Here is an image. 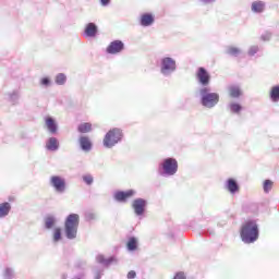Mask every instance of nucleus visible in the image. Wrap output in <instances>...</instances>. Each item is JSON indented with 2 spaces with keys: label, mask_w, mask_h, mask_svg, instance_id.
I'll use <instances>...</instances> for the list:
<instances>
[{
  "label": "nucleus",
  "mask_w": 279,
  "mask_h": 279,
  "mask_svg": "<svg viewBox=\"0 0 279 279\" xmlns=\"http://www.w3.org/2000/svg\"><path fill=\"white\" fill-rule=\"evenodd\" d=\"M270 99L271 101H279V85L277 86H274L271 89H270Z\"/></svg>",
  "instance_id": "obj_21"
},
{
  "label": "nucleus",
  "mask_w": 279,
  "mask_h": 279,
  "mask_svg": "<svg viewBox=\"0 0 279 279\" xmlns=\"http://www.w3.org/2000/svg\"><path fill=\"white\" fill-rule=\"evenodd\" d=\"M98 263H101L102 265H110V260L104 258V255H99L97 257Z\"/></svg>",
  "instance_id": "obj_29"
},
{
  "label": "nucleus",
  "mask_w": 279,
  "mask_h": 279,
  "mask_svg": "<svg viewBox=\"0 0 279 279\" xmlns=\"http://www.w3.org/2000/svg\"><path fill=\"white\" fill-rule=\"evenodd\" d=\"M134 278H136V271L130 270V271L128 272V279H134Z\"/></svg>",
  "instance_id": "obj_34"
},
{
  "label": "nucleus",
  "mask_w": 279,
  "mask_h": 279,
  "mask_svg": "<svg viewBox=\"0 0 279 279\" xmlns=\"http://www.w3.org/2000/svg\"><path fill=\"white\" fill-rule=\"evenodd\" d=\"M126 247L129 252L138 250V240L136 238H130L126 242Z\"/></svg>",
  "instance_id": "obj_19"
},
{
  "label": "nucleus",
  "mask_w": 279,
  "mask_h": 279,
  "mask_svg": "<svg viewBox=\"0 0 279 279\" xmlns=\"http://www.w3.org/2000/svg\"><path fill=\"white\" fill-rule=\"evenodd\" d=\"M77 131H78L81 134H88V132H92V131H93V124H92L90 122L81 123V124L77 126Z\"/></svg>",
  "instance_id": "obj_17"
},
{
  "label": "nucleus",
  "mask_w": 279,
  "mask_h": 279,
  "mask_svg": "<svg viewBox=\"0 0 279 279\" xmlns=\"http://www.w3.org/2000/svg\"><path fill=\"white\" fill-rule=\"evenodd\" d=\"M54 223H56V219H53V217H47V218L45 219V226H46V228H47L48 230L51 229V228H53Z\"/></svg>",
  "instance_id": "obj_26"
},
{
  "label": "nucleus",
  "mask_w": 279,
  "mask_h": 279,
  "mask_svg": "<svg viewBox=\"0 0 279 279\" xmlns=\"http://www.w3.org/2000/svg\"><path fill=\"white\" fill-rule=\"evenodd\" d=\"M101 5L106 7L110 3V0H100Z\"/></svg>",
  "instance_id": "obj_36"
},
{
  "label": "nucleus",
  "mask_w": 279,
  "mask_h": 279,
  "mask_svg": "<svg viewBox=\"0 0 279 279\" xmlns=\"http://www.w3.org/2000/svg\"><path fill=\"white\" fill-rule=\"evenodd\" d=\"M85 184H93V177L90 174H86L83 177Z\"/></svg>",
  "instance_id": "obj_30"
},
{
  "label": "nucleus",
  "mask_w": 279,
  "mask_h": 279,
  "mask_svg": "<svg viewBox=\"0 0 279 279\" xmlns=\"http://www.w3.org/2000/svg\"><path fill=\"white\" fill-rule=\"evenodd\" d=\"M46 147L50 151H56V149H58V140L56 137H50Z\"/></svg>",
  "instance_id": "obj_20"
},
{
  "label": "nucleus",
  "mask_w": 279,
  "mask_h": 279,
  "mask_svg": "<svg viewBox=\"0 0 279 279\" xmlns=\"http://www.w3.org/2000/svg\"><path fill=\"white\" fill-rule=\"evenodd\" d=\"M209 92L210 89H208V87L201 89L202 105L205 106V108H214V106L219 104V94Z\"/></svg>",
  "instance_id": "obj_3"
},
{
  "label": "nucleus",
  "mask_w": 279,
  "mask_h": 279,
  "mask_svg": "<svg viewBox=\"0 0 279 279\" xmlns=\"http://www.w3.org/2000/svg\"><path fill=\"white\" fill-rule=\"evenodd\" d=\"M253 12H263L265 10V3L262 1H256L252 3Z\"/></svg>",
  "instance_id": "obj_22"
},
{
  "label": "nucleus",
  "mask_w": 279,
  "mask_h": 279,
  "mask_svg": "<svg viewBox=\"0 0 279 279\" xmlns=\"http://www.w3.org/2000/svg\"><path fill=\"white\" fill-rule=\"evenodd\" d=\"M123 134L119 129H112L110 130L104 138V145L105 147H114L119 141H121Z\"/></svg>",
  "instance_id": "obj_4"
},
{
  "label": "nucleus",
  "mask_w": 279,
  "mask_h": 279,
  "mask_svg": "<svg viewBox=\"0 0 279 279\" xmlns=\"http://www.w3.org/2000/svg\"><path fill=\"white\" fill-rule=\"evenodd\" d=\"M50 184L57 193H64L66 191V181L62 177L53 175L50 178Z\"/></svg>",
  "instance_id": "obj_6"
},
{
  "label": "nucleus",
  "mask_w": 279,
  "mask_h": 279,
  "mask_svg": "<svg viewBox=\"0 0 279 279\" xmlns=\"http://www.w3.org/2000/svg\"><path fill=\"white\" fill-rule=\"evenodd\" d=\"M85 34L89 38H94V36H97V25H95V23L87 24V26L85 27Z\"/></svg>",
  "instance_id": "obj_15"
},
{
  "label": "nucleus",
  "mask_w": 279,
  "mask_h": 279,
  "mask_svg": "<svg viewBox=\"0 0 279 279\" xmlns=\"http://www.w3.org/2000/svg\"><path fill=\"white\" fill-rule=\"evenodd\" d=\"M227 190L229 191V193H232L233 195H234V193H238L239 184L236 183V181L234 179H228Z\"/></svg>",
  "instance_id": "obj_16"
},
{
  "label": "nucleus",
  "mask_w": 279,
  "mask_h": 279,
  "mask_svg": "<svg viewBox=\"0 0 279 279\" xmlns=\"http://www.w3.org/2000/svg\"><path fill=\"white\" fill-rule=\"evenodd\" d=\"M10 210H12V205H10V203H1L0 219H3V217H8L10 215Z\"/></svg>",
  "instance_id": "obj_14"
},
{
  "label": "nucleus",
  "mask_w": 279,
  "mask_h": 279,
  "mask_svg": "<svg viewBox=\"0 0 279 279\" xmlns=\"http://www.w3.org/2000/svg\"><path fill=\"white\" fill-rule=\"evenodd\" d=\"M166 71H175V61L169 57L163 58L161 62V73Z\"/></svg>",
  "instance_id": "obj_9"
},
{
  "label": "nucleus",
  "mask_w": 279,
  "mask_h": 279,
  "mask_svg": "<svg viewBox=\"0 0 279 279\" xmlns=\"http://www.w3.org/2000/svg\"><path fill=\"white\" fill-rule=\"evenodd\" d=\"M65 82H66V75H64L63 73H60L57 75L56 83L59 84V86H62L63 84H65Z\"/></svg>",
  "instance_id": "obj_24"
},
{
  "label": "nucleus",
  "mask_w": 279,
  "mask_h": 279,
  "mask_svg": "<svg viewBox=\"0 0 279 279\" xmlns=\"http://www.w3.org/2000/svg\"><path fill=\"white\" fill-rule=\"evenodd\" d=\"M123 41L121 40H114L111 41L110 45L107 47V53H121V51L124 49Z\"/></svg>",
  "instance_id": "obj_8"
},
{
  "label": "nucleus",
  "mask_w": 279,
  "mask_h": 279,
  "mask_svg": "<svg viewBox=\"0 0 279 279\" xmlns=\"http://www.w3.org/2000/svg\"><path fill=\"white\" fill-rule=\"evenodd\" d=\"M196 77L203 86H208V84H210V74L204 68H198Z\"/></svg>",
  "instance_id": "obj_7"
},
{
  "label": "nucleus",
  "mask_w": 279,
  "mask_h": 279,
  "mask_svg": "<svg viewBox=\"0 0 279 279\" xmlns=\"http://www.w3.org/2000/svg\"><path fill=\"white\" fill-rule=\"evenodd\" d=\"M240 236L244 243L258 241V223H256V220H246L241 227Z\"/></svg>",
  "instance_id": "obj_1"
},
{
  "label": "nucleus",
  "mask_w": 279,
  "mask_h": 279,
  "mask_svg": "<svg viewBox=\"0 0 279 279\" xmlns=\"http://www.w3.org/2000/svg\"><path fill=\"white\" fill-rule=\"evenodd\" d=\"M162 169L167 175H175V173H178V160L173 158L165 159Z\"/></svg>",
  "instance_id": "obj_5"
},
{
  "label": "nucleus",
  "mask_w": 279,
  "mask_h": 279,
  "mask_svg": "<svg viewBox=\"0 0 279 279\" xmlns=\"http://www.w3.org/2000/svg\"><path fill=\"white\" fill-rule=\"evenodd\" d=\"M80 227V215L71 214L66 217L64 228L68 239L77 236V228Z\"/></svg>",
  "instance_id": "obj_2"
},
{
  "label": "nucleus",
  "mask_w": 279,
  "mask_h": 279,
  "mask_svg": "<svg viewBox=\"0 0 279 279\" xmlns=\"http://www.w3.org/2000/svg\"><path fill=\"white\" fill-rule=\"evenodd\" d=\"M40 84H41L43 86H49L50 81H49L48 77H44V78H41Z\"/></svg>",
  "instance_id": "obj_33"
},
{
  "label": "nucleus",
  "mask_w": 279,
  "mask_h": 279,
  "mask_svg": "<svg viewBox=\"0 0 279 279\" xmlns=\"http://www.w3.org/2000/svg\"><path fill=\"white\" fill-rule=\"evenodd\" d=\"M229 93L231 97L239 98V96L241 95V88L239 86H232L230 87Z\"/></svg>",
  "instance_id": "obj_23"
},
{
  "label": "nucleus",
  "mask_w": 279,
  "mask_h": 279,
  "mask_svg": "<svg viewBox=\"0 0 279 279\" xmlns=\"http://www.w3.org/2000/svg\"><path fill=\"white\" fill-rule=\"evenodd\" d=\"M272 186H274V182L271 180H266L264 182V191H265V193H269L270 190L272 189Z\"/></svg>",
  "instance_id": "obj_27"
},
{
  "label": "nucleus",
  "mask_w": 279,
  "mask_h": 279,
  "mask_svg": "<svg viewBox=\"0 0 279 279\" xmlns=\"http://www.w3.org/2000/svg\"><path fill=\"white\" fill-rule=\"evenodd\" d=\"M230 108L233 112H241V105L239 104H232Z\"/></svg>",
  "instance_id": "obj_31"
},
{
  "label": "nucleus",
  "mask_w": 279,
  "mask_h": 279,
  "mask_svg": "<svg viewBox=\"0 0 279 279\" xmlns=\"http://www.w3.org/2000/svg\"><path fill=\"white\" fill-rule=\"evenodd\" d=\"M145 206L147 203L143 198H137L133 202V208L135 210V215H143L145 213Z\"/></svg>",
  "instance_id": "obj_10"
},
{
  "label": "nucleus",
  "mask_w": 279,
  "mask_h": 279,
  "mask_svg": "<svg viewBox=\"0 0 279 279\" xmlns=\"http://www.w3.org/2000/svg\"><path fill=\"white\" fill-rule=\"evenodd\" d=\"M154 14L151 13H144L141 16L140 23L143 27H149L154 23Z\"/></svg>",
  "instance_id": "obj_12"
},
{
  "label": "nucleus",
  "mask_w": 279,
  "mask_h": 279,
  "mask_svg": "<svg viewBox=\"0 0 279 279\" xmlns=\"http://www.w3.org/2000/svg\"><path fill=\"white\" fill-rule=\"evenodd\" d=\"M173 279H186V275L184 272L180 271L177 272Z\"/></svg>",
  "instance_id": "obj_32"
},
{
  "label": "nucleus",
  "mask_w": 279,
  "mask_h": 279,
  "mask_svg": "<svg viewBox=\"0 0 279 279\" xmlns=\"http://www.w3.org/2000/svg\"><path fill=\"white\" fill-rule=\"evenodd\" d=\"M60 239H62V229L56 228L53 231V241L56 243H58V241H60Z\"/></svg>",
  "instance_id": "obj_25"
},
{
  "label": "nucleus",
  "mask_w": 279,
  "mask_h": 279,
  "mask_svg": "<svg viewBox=\"0 0 279 279\" xmlns=\"http://www.w3.org/2000/svg\"><path fill=\"white\" fill-rule=\"evenodd\" d=\"M134 196V191L133 190H129L126 192H116L114 194V199H117V202H128V199H130V197Z\"/></svg>",
  "instance_id": "obj_11"
},
{
  "label": "nucleus",
  "mask_w": 279,
  "mask_h": 279,
  "mask_svg": "<svg viewBox=\"0 0 279 279\" xmlns=\"http://www.w3.org/2000/svg\"><path fill=\"white\" fill-rule=\"evenodd\" d=\"M46 126L47 130L51 132V134H56V132H58V125L56 124V120H53L52 118L46 119Z\"/></svg>",
  "instance_id": "obj_18"
},
{
  "label": "nucleus",
  "mask_w": 279,
  "mask_h": 279,
  "mask_svg": "<svg viewBox=\"0 0 279 279\" xmlns=\"http://www.w3.org/2000/svg\"><path fill=\"white\" fill-rule=\"evenodd\" d=\"M201 1H205L206 3H208L209 1H213V0H201Z\"/></svg>",
  "instance_id": "obj_37"
},
{
  "label": "nucleus",
  "mask_w": 279,
  "mask_h": 279,
  "mask_svg": "<svg viewBox=\"0 0 279 279\" xmlns=\"http://www.w3.org/2000/svg\"><path fill=\"white\" fill-rule=\"evenodd\" d=\"M80 145L84 151H90L93 147V143H90V138H88V136H81Z\"/></svg>",
  "instance_id": "obj_13"
},
{
  "label": "nucleus",
  "mask_w": 279,
  "mask_h": 279,
  "mask_svg": "<svg viewBox=\"0 0 279 279\" xmlns=\"http://www.w3.org/2000/svg\"><path fill=\"white\" fill-rule=\"evenodd\" d=\"M228 53H229V56H239V53H241V49H239L236 47H229Z\"/></svg>",
  "instance_id": "obj_28"
},
{
  "label": "nucleus",
  "mask_w": 279,
  "mask_h": 279,
  "mask_svg": "<svg viewBox=\"0 0 279 279\" xmlns=\"http://www.w3.org/2000/svg\"><path fill=\"white\" fill-rule=\"evenodd\" d=\"M257 51H258V48L253 47V48L250 49L248 53H250V56H254V53H257Z\"/></svg>",
  "instance_id": "obj_35"
}]
</instances>
